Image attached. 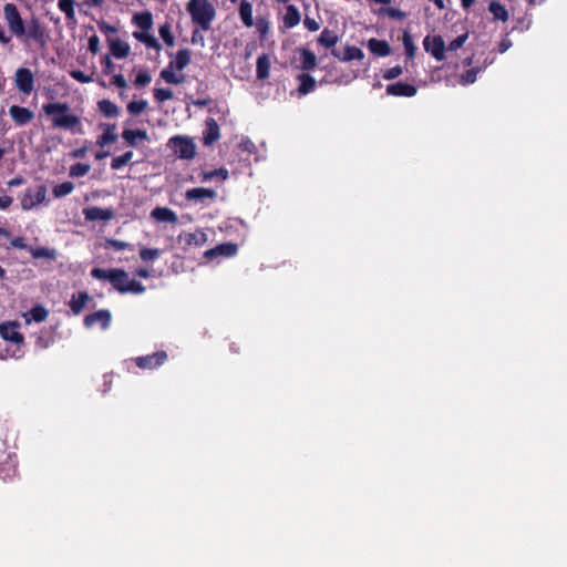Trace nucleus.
Masks as SVG:
<instances>
[{
  "label": "nucleus",
  "mask_w": 567,
  "mask_h": 567,
  "mask_svg": "<svg viewBox=\"0 0 567 567\" xmlns=\"http://www.w3.org/2000/svg\"><path fill=\"white\" fill-rule=\"evenodd\" d=\"M29 252L31 254V256L34 259H40V258L54 259V257H55L54 250L49 249L47 247L33 248V247L30 246L29 247Z\"/></svg>",
  "instance_id": "a19ab883"
},
{
  "label": "nucleus",
  "mask_w": 567,
  "mask_h": 567,
  "mask_svg": "<svg viewBox=\"0 0 567 567\" xmlns=\"http://www.w3.org/2000/svg\"><path fill=\"white\" fill-rule=\"evenodd\" d=\"M220 137V130L217 121L214 117H207L205 121V130L203 132V143L210 146L216 143Z\"/></svg>",
  "instance_id": "ddd939ff"
},
{
  "label": "nucleus",
  "mask_w": 567,
  "mask_h": 567,
  "mask_svg": "<svg viewBox=\"0 0 567 567\" xmlns=\"http://www.w3.org/2000/svg\"><path fill=\"white\" fill-rule=\"evenodd\" d=\"M132 21L142 31H150L153 27V14L148 10L143 11V12H137L133 16Z\"/></svg>",
  "instance_id": "a878e982"
},
{
  "label": "nucleus",
  "mask_w": 567,
  "mask_h": 567,
  "mask_svg": "<svg viewBox=\"0 0 567 567\" xmlns=\"http://www.w3.org/2000/svg\"><path fill=\"white\" fill-rule=\"evenodd\" d=\"M402 42H403V47L405 49L406 56L412 60L415 55L416 47H415L412 35L409 31L403 32Z\"/></svg>",
  "instance_id": "ea45409f"
},
{
  "label": "nucleus",
  "mask_w": 567,
  "mask_h": 567,
  "mask_svg": "<svg viewBox=\"0 0 567 567\" xmlns=\"http://www.w3.org/2000/svg\"><path fill=\"white\" fill-rule=\"evenodd\" d=\"M99 111L106 117H116L120 114L118 106L110 100H101L97 102Z\"/></svg>",
  "instance_id": "f704fd0d"
},
{
  "label": "nucleus",
  "mask_w": 567,
  "mask_h": 567,
  "mask_svg": "<svg viewBox=\"0 0 567 567\" xmlns=\"http://www.w3.org/2000/svg\"><path fill=\"white\" fill-rule=\"evenodd\" d=\"M133 157V152L132 151H127L125 152L124 154L120 155V156H115L112 158V162H111V168L112 169H120L122 168L123 166H125Z\"/></svg>",
  "instance_id": "37998d69"
},
{
  "label": "nucleus",
  "mask_w": 567,
  "mask_h": 567,
  "mask_svg": "<svg viewBox=\"0 0 567 567\" xmlns=\"http://www.w3.org/2000/svg\"><path fill=\"white\" fill-rule=\"evenodd\" d=\"M18 474L16 458L7 452L0 454V480L3 482L13 480Z\"/></svg>",
  "instance_id": "6e6552de"
},
{
  "label": "nucleus",
  "mask_w": 567,
  "mask_h": 567,
  "mask_svg": "<svg viewBox=\"0 0 567 567\" xmlns=\"http://www.w3.org/2000/svg\"><path fill=\"white\" fill-rule=\"evenodd\" d=\"M167 146L182 159H192L196 155V144L189 136L175 135L168 140Z\"/></svg>",
  "instance_id": "39448f33"
},
{
  "label": "nucleus",
  "mask_w": 567,
  "mask_h": 567,
  "mask_svg": "<svg viewBox=\"0 0 567 567\" xmlns=\"http://www.w3.org/2000/svg\"><path fill=\"white\" fill-rule=\"evenodd\" d=\"M110 50L116 59H125L130 54V45L120 39L111 41Z\"/></svg>",
  "instance_id": "72a5a7b5"
},
{
  "label": "nucleus",
  "mask_w": 567,
  "mask_h": 567,
  "mask_svg": "<svg viewBox=\"0 0 567 567\" xmlns=\"http://www.w3.org/2000/svg\"><path fill=\"white\" fill-rule=\"evenodd\" d=\"M87 49L92 54H97L100 51V39L96 34L89 38Z\"/></svg>",
  "instance_id": "13d9d810"
},
{
  "label": "nucleus",
  "mask_w": 567,
  "mask_h": 567,
  "mask_svg": "<svg viewBox=\"0 0 567 567\" xmlns=\"http://www.w3.org/2000/svg\"><path fill=\"white\" fill-rule=\"evenodd\" d=\"M317 41H318V44H320L321 47H323L326 49H334V45L339 41V37L333 30L324 28L321 31Z\"/></svg>",
  "instance_id": "bb28decb"
},
{
  "label": "nucleus",
  "mask_w": 567,
  "mask_h": 567,
  "mask_svg": "<svg viewBox=\"0 0 567 567\" xmlns=\"http://www.w3.org/2000/svg\"><path fill=\"white\" fill-rule=\"evenodd\" d=\"M489 12L493 14L495 20H501L503 22L507 21L509 16L505 6L499 3L498 1H492L488 6Z\"/></svg>",
  "instance_id": "c9c22d12"
},
{
  "label": "nucleus",
  "mask_w": 567,
  "mask_h": 567,
  "mask_svg": "<svg viewBox=\"0 0 567 567\" xmlns=\"http://www.w3.org/2000/svg\"><path fill=\"white\" fill-rule=\"evenodd\" d=\"M70 75L80 83H90L93 81L92 76L86 75L81 70H73L70 72Z\"/></svg>",
  "instance_id": "4d7b16f0"
},
{
  "label": "nucleus",
  "mask_w": 567,
  "mask_h": 567,
  "mask_svg": "<svg viewBox=\"0 0 567 567\" xmlns=\"http://www.w3.org/2000/svg\"><path fill=\"white\" fill-rule=\"evenodd\" d=\"M14 84L21 93L30 95L34 90V75L32 71L28 68H19L14 74Z\"/></svg>",
  "instance_id": "423d86ee"
},
{
  "label": "nucleus",
  "mask_w": 567,
  "mask_h": 567,
  "mask_svg": "<svg viewBox=\"0 0 567 567\" xmlns=\"http://www.w3.org/2000/svg\"><path fill=\"white\" fill-rule=\"evenodd\" d=\"M216 197H217V192L212 188L197 187V188L187 189L185 193V198L189 202H192V200L203 202L204 199L214 200Z\"/></svg>",
  "instance_id": "6ab92c4d"
},
{
  "label": "nucleus",
  "mask_w": 567,
  "mask_h": 567,
  "mask_svg": "<svg viewBox=\"0 0 567 567\" xmlns=\"http://www.w3.org/2000/svg\"><path fill=\"white\" fill-rule=\"evenodd\" d=\"M47 197V186L39 185L37 190L33 192L31 188L27 189L21 198V208L23 210H31L37 205L42 204Z\"/></svg>",
  "instance_id": "0eeeda50"
},
{
  "label": "nucleus",
  "mask_w": 567,
  "mask_h": 567,
  "mask_svg": "<svg viewBox=\"0 0 567 567\" xmlns=\"http://www.w3.org/2000/svg\"><path fill=\"white\" fill-rule=\"evenodd\" d=\"M166 360L167 353L164 350H159L152 354L137 357L134 359V362L140 369L152 370L164 364Z\"/></svg>",
  "instance_id": "1a4fd4ad"
},
{
  "label": "nucleus",
  "mask_w": 567,
  "mask_h": 567,
  "mask_svg": "<svg viewBox=\"0 0 567 567\" xmlns=\"http://www.w3.org/2000/svg\"><path fill=\"white\" fill-rule=\"evenodd\" d=\"M104 133L101 134L96 140V144L101 147L113 144L117 140V135L114 133L116 130L115 124H104Z\"/></svg>",
  "instance_id": "cd10ccee"
},
{
  "label": "nucleus",
  "mask_w": 567,
  "mask_h": 567,
  "mask_svg": "<svg viewBox=\"0 0 567 567\" xmlns=\"http://www.w3.org/2000/svg\"><path fill=\"white\" fill-rule=\"evenodd\" d=\"M303 24L311 32H316L320 29V24L315 19L309 17H306Z\"/></svg>",
  "instance_id": "680f3d73"
},
{
  "label": "nucleus",
  "mask_w": 567,
  "mask_h": 567,
  "mask_svg": "<svg viewBox=\"0 0 567 567\" xmlns=\"http://www.w3.org/2000/svg\"><path fill=\"white\" fill-rule=\"evenodd\" d=\"M13 202V198L8 195L0 196V209L6 210L8 209Z\"/></svg>",
  "instance_id": "338daca9"
},
{
  "label": "nucleus",
  "mask_w": 567,
  "mask_h": 567,
  "mask_svg": "<svg viewBox=\"0 0 567 567\" xmlns=\"http://www.w3.org/2000/svg\"><path fill=\"white\" fill-rule=\"evenodd\" d=\"M468 38V34L467 33H463V34H460L458 37H456L454 40H452L449 45H447V50L450 51H456L458 50L460 48L463 47V44L465 43V41L467 40Z\"/></svg>",
  "instance_id": "603ef678"
},
{
  "label": "nucleus",
  "mask_w": 567,
  "mask_h": 567,
  "mask_svg": "<svg viewBox=\"0 0 567 567\" xmlns=\"http://www.w3.org/2000/svg\"><path fill=\"white\" fill-rule=\"evenodd\" d=\"M133 37L144 43L147 48L155 49L156 51H159L162 49V45L156 40V38L148 33V31H135L133 32Z\"/></svg>",
  "instance_id": "2f4dec72"
},
{
  "label": "nucleus",
  "mask_w": 567,
  "mask_h": 567,
  "mask_svg": "<svg viewBox=\"0 0 567 567\" xmlns=\"http://www.w3.org/2000/svg\"><path fill=\"white\" fill-rule=\"evenodd\" d=\"M90 300L91 297L86 291H79L71 296L69 307L74 315H80Z\"/></svg>",
  "instance_id": "412c9836"
},
{
  "label": "nucleus",
  "mask_w": 567,
  "mask_h": 567,
  "mask_svg": "<svg viewBox=\"0 0 567 567\" xmlns=\"http://www.w3.org/2000/svg\"><path fill=\"white\" fill-rule=\"evenodd\" d=\"M158 32L166 45L173 47L175 44V38L174 34L172 33V27L168 22L162 24L159 27Z\"/></svg>",
  "instance_id": "79ce46f5"
},
{
  "label": "nucleus",
  "mask_w": 567,
  "mask_h": 567,
  "mask_svg": "<svg viewBox=\"0 0 567 567\" xmlns=\"http://www.w3.org/2000/svg\"><path fill=\"white\" fill-rule=\"evenodd\" d=\"M301 16L298 8L293 4L286 7V13L284 16V25L287 29H291L300 23Z\"/></svg>",
  "instance_id": "393cba45"
},
{
  "label": "nucleus",
  "mask_w": 567,
  "mask_h": 567,
  "mask_svg": "<svg viewBox=\"0 0 567 567\" xmlns=\"http://www.w3.org/2000/svg\"><path fill=\"white\" fill-rule=\"evenodd\" d=\"M122 137L130 146H136L137 140H147V132L145 130H124Z\"/></svg>",
  "instance_id": "c756f323"
},
{
  "label": "nucleus",
  "mask_w": 567,
  "mask_h": 567,
  "mask_svg": "<svg viewBox=\"0 0 567 567\" xmlns=\"http://www.w3.org/2000/svg\"><path fill=\"white\" fill-rule=\"evenodd\" d=\"M423 45L426 52H430L436 61L445 60V43L441 35L425 37Z\"/></svg>",
  "instance_id": "9b49d317"
},
{
  "label": "nucleus",
  "mask_w": 567,
  "mask_h": 567,
  "mask_svg": "<svg viewBox=\"0 0 567 567\" xmlns=\"http://www.w3.org/2000/svg\"><path fill=\"white\" fill-rule=\"evenodd\" d=\"M297 80L299 81L298 92L300 95H306L312 92L316 87V80L309 73L303 72L297 75Z\"/></svg>",
  "instance_id": "b1692460"
},
{
  "label": "nucleus",
  "mask_w": 567,
  "mask_h": 567,
  "mask_svg": "<svg viewBox=\"0 0 567 567\" xmlns=\"http://www.w3.org/2000/svg\"><path fill=\"white\" fill-rule=\"evenodd\" d=\"M11 246L13 248H17V249H25L29 251V245H27L24 243V238L23 237H14L12 240H11Z\"/></svg>",
  "instance_id": "e2e57ef3"
},
{
  "label": "nucleus",
  "mask_w": 567,
  "mask_h": 567,
  "mask_svg": "<svg viewBox=\"0 0 567 567\" xmlns=\"http://www.w3.org/2000/svg\"><path fill=\"white\" fill-rule=\"evenodd\" d=\"M43 113L50 117L52 127L69 131L72 134H83L81 118L71 112L66 102H53L42 105Z\"/></svg>",
  "instance_id": "f257e3e1"
},
{
  "label": "nucleus",
  "mask_w": 567,
  "mask_h": 567,
  "mask_svg": "<svg viewBox=\"0 0 567 567\" xmlns=\"http://www.w3.org/2000/svg\"><path fill=\"white\" fill-rule=\"evenodd\" d=\"M134 275L136 277L147 279L152 276V272L150 269L141 267V268L135 269Z\"/></svg>",
  "instance_id": "774afa93"
},
{
  "label": "nucleus",
  "mask_w": 567,
  "mask_h": 567,
  "mask_svg": "<svg viewBox=\"0 0 567 567\" xmlns=\"http://www.w3.org/2000/svg\"><path fill=\"white\" fill-rule=\"evenodd\" d=\"M74 189V184L72 182H63L59 185H55L52 189V194L55 198H62L64 196L70 195Z\"/></svg>",
  "instance_id": "58836bf2"
},
{
  "label": "nucleus",
  "mask_w": 567,
  "mask_h": 567,
  "mask_svg": "<svg viewBox=\"0 0 567 567\" xmlns=\"http://www.w3.org/2000/svg\"><path fill=\"white\" fill-rule=\"evenodd\" d=\"M477 72L478 70L477 69H468L465 73L462 74L461 76V83L462 84H472L476 81V76H477Z\"/></svg>",
  "instance_id": "5fc2aeb1"
},
{
  "label": "nucleus",
  "mask_w": 567,
  "mask_h": 567,
  "mask_svg": "<svg viewBox=\"0 0 567 567\" xmlns=\"http://www.w3.org/2000/svg\"><path fill=\"white\" fill-rule=\"evenodd\" d=\"M190 42L193 44H200V45H204V37L203 34L199 32L198 29L194 30L193 33H192V38H190Z\"/></svg>",
  "instance_id": "69168bd1"
},
{
  "label": "nucleus",
  "mask_w": 567,
  "mask_h": 567,
  "mask_svg": "<svg viewBox=\"0 0 567 567\" xmlns=\"http://www.w3.org/2000/svg\"><path fill=\"white\" fill-rule=\"evenodd\" d=\"M9 114L13 122L19 126L25 125L34 118V113L30 109L19 105H11Z\"/></svg>",
  "instance_id": "2eb2a0df"
},
{
  "label": "nucleus",
  "mask_w": 567,
  "mask_h": 567,
  "mask_svg": "<svg viewBox=\"0 0 567 567\" xmlns=\"http://www.w3.org/2000/svg\"><path fill=\"white\" fill-rule=\"evenodd\" d=\"M238 247L236 244L233 243H224L219 244L216 247L208 249L205 251V257L213 259L218 256L223 257H231L237 254Z\"/></svg>",
  "instance_id": "f3484780"
},
{
  "label": "nucleus",
  "mask_w": 567,
  "mask_h": 567,
  "mask_svg": "<svg viewBox=\"0 0 567 567\" xmlns=\"http://www.w3.org/2000/svg\"><path fill=\"white\" fill-rule=\"evenodd\" d=\"M91 169V166L85 163H75L70 167V176L71 177H82L85 176Z\"/></svg>",
  "instance_id": "a18cd8bd"
},
{
  "label": "nucleus",
  "mask_w": 567,
  "mask_h": 567,
  "mask_svg": "<svg viewBox=\"0 0 567 567\" xmlns=\"http://www.w3.org/2000/svg\"><path fill=\"white\" fill-rule=\"evenodd\" d=\"M83 215L87 221H109L114 218L115 212L113 208H101L93 206L84 208Z\"/></svg>",
  "instance_id": "f8f14e48"
},
{
  "label": "nucleus",
  "mask_w": 567,
  "mask_h": 567,
  "mask_svg": "<svg viewBox=\"0 0 567 567\" xmlns=\"http://www.w3.org/2000/svg\"><path fill=\"white\" fill-rule=\"evenodd\" d=\"M151 217L159 223L176 224L178 221L176 213L167 207H155L151 212Z\"/></svg>",
  "instance_id": "aec40b11"
},
{
  "label": "nucleus",
  "mask_w": 567,
  "mask_h": 567,
  "mask_svg": "<svg viewBox=\"0 0 567 567\" xmlns=\"http://www.w3.org/2000/svg\"><path fill=\"white\" fill-rule=\"evenodd\" d=\"M111 84L115 85L118 89H126L128 86L123 74L113 75V78L111 79Z\"/></svg>",
  "instance_id": "bf43d9fd"
},
{
  "label": "nucleus",
  "mask_w": 567,
  "mask_h": 567,
  "mask_svg": "<svg viewBox=\"0 0 567 567\" xmlns=\"http://www.w3.org/2000/svg\"><path fill=\"white\" fill-rule=\"evenodd\" d=\"M138 255L143 262H152L162 255V249L142 247Z\"/></svg>",
  "instance_id": "4c0bfd02"
},
{
  "label": "nucleus",
  "mask_w": 567,
  "mask_h": 567,
  "mask_svg": "<svg viewBox=\"0 0 567 567\" xmlns=\"http://www.w3.org/2000/svg\"><path fill=\"white\" fill-rule=\"evenodd\" d=\"M151 81H152V78H151V74L148 73V71L143 70L136 74V76L134 79V85L136 87H144L147 84H150Z\"/></svg>",
  "instance_id": "3c124183"
},
{
  "label": "nucleus",
  "mask_w": 567,
  "mask_h": 567,
  "mask_svg": "<svg viewBox=\"0 0 567 567\" xmlns=\"http://www.w3.org/2000/svg\"><path fill=\"white\" fill-rule=\"evenodd\" d=\"M91 276L94 279L109 280L121 295H142L146 291V287L135 279H130L127 271L123 268L102 269L96 267L91 270Z\"/></svg>",
  "instance_id": "f03ea898"
},
{
  "label": "nucleus",
  "mask_w": 567,
  "mask_h": 567,
  "mask_svg": "<svg viewBox=\"0 0 567 567\" xmlns=\"http://www.w3.org/2000/svg\"><path fill=\"white\" fill-rule=\"evenodd\" d=\"M106 247H111L116 251H121L130 248L131 245L126 241H122L118 239H106Z\"/></svg>",
  "instance_id": "6e6d98bb"
},
{
  "label": "nucleus",
  "mask_w": 567,
  "mask_h": 567,
  "mask_svg": "<svg viewBox=\"0 0 567 567\" xmlns=\"http://www.w3.org/2000/svg\"><path fill=\"white\" fill-rule=\"evenodd\" d=\"M256 75L258 80H266L270 75V60L267 54L258 56L256 63Z\"/></svg>",
  "instance_id": "c85d7f7f"
},
{
  "label": "nucleus",
  "mask_w": 567,
  "mask_h": 567,
  "mask_svg": "<svg viewBox=\"0 0 567 567\" xmlns=\"http://www.w3.org/2000/svg\"><path fill=\"white\" fill-rule=\"evenodd\" d=\"M111 322L112 315L107 309H101L89 313L83 319V324L89 329L100 324L103 330H106L111 326Z\"/></svg>",
  "instance_id": "9d476101"
},
{
  "label": "nucleus",
  "mask_w": 567,
  "mask_h": 567,
  "mask_svg": "<svg viewBox=\"0 0 567 567\" xmlns=\"http://www.w3.org/2000/svg\"><path fill=\"white\" fill-rule=\"evenodd\" d=\"M19 323L17 322H4L0 324V336L6 341H10L16 344L23 342V336L18 331Z\"/></svg>",
  "instance_id": "4468645a"
},
{
  "label": "nucleus",
  "mask_w": 567,
  "mask_h": 567,
  "mask_svg": "<svg viewBox=\"0 0 567 567\" xmlns=\"http://www.w3.org/2000/svg\"><path fill=\"white\" fill-rule=\"evenodd\" d=\"M75 0H59L58 8L65 14L66 20L75 21Z\"/></svg>",
  "instance_id": "e433bc0d"
},
{
  "label": "nucleus",
  "mask_w": 567,
  "mask_h": 567,
  "mask_svg": "<svg viewBox=\"0 0 567 567\" xmlns=\"http://www.w3.org/2000/svg\"><path fill=\"white\" fill-rule=\"evenodd\" d=\"M192 61V52L189 49H181L175 54V59L168 63V65L161 71V78L168 84H182L185 82L184 74H175L174 70L183 71L189 65Z\"/></svg>",
  "instance_id": "20e7f679"
},
{
  "label": "nucleus",
  "mask_w": 567,
  "mask_h": 567,
  "mask_svg": "<svg viewBox=\"0 0 567 567\" xmlns=\"http://www.w3.org/2000/svg\"><path fill=\"white\" fill-rule=\"evenodd\" d=\"M97 27H99V29H100L103 33H105V34L114 33V32H116V31H117L115 27H112L111 24H109V23H107V22H105V21H100V22L97 23Z\"/></svg>",
  "instance_id": "0e129e2a"
},
{
  "label": "nucleus",
  "mask_w": 567,
  "mask_h": 567,
  "mask_svg": "<svg viewBox=\"0 0 567 567\" xmlns=\"http://www.w3.org/2000/svg\"><path fill=\"white\" fill-rule=\"evenodd\" d=\"M301 69L305 71H312L317 66L316 54L306 48L300 49Z\"/></svg>",
  "instance_id": "473e14b6"
},
{
  "label": "nucleus",
  "mask_w": 567,
  "mask_h": 567,
  "mask_svg": "<svg viewBox=\"0 0 567 567\" xmlns=\"http://www.w3.org/2000/svg\"><path fill=\"white\" fill-rule=\"evenodd\" d=\"M214 178H219L221 181H226L228 178V171L226 168H217L209 172L203 173V181H212Z\"/></svg>",
  "instance_id": "49530a36"
},
{
  "label": "nucleus",
  "mask_w": 567,
  "mask_h": 567,
  "mask_svg": "<svg viewBox=\"0 0 567 567\" xmlns=\"http://www.w3.org/2000/svg\"><path fill=\"white\" fill-rule=\"evenodd\" d=\"M239 17L245 27L251 28L254 25L252 6L247 0H241L239 4Z\"/></svg>",
  "instance_id": "7c9ffc66"
},
{
  "label": "nucleus",
  "mask_w": 567,
  "mask_h": 567,
  "mask_svg": "<svg viewBox=\"0 0 567 567\" xmlns=\"http://www.w3.org/2000/svg\"><path fill=\"white\" fill-rule=\"evenodd\" d=\"M257 31L261 39H265L269 32L270 24L267 18L258 17L256 21Z\"/></svg>",
  "instance_id": "8fccbe9b"
},
{
  "label": "nucleus",
  "mask_w": 567,
  "mask_h": 567,
  "mask_svg": "<svg viewBox=\"0 0 567 567\" xmlns=\"http://www.w3.org/2000/svg\"><path fill=\"white\" fill-rule=\"evenodd\" d=\"M179 240L184 241L186 246L202 247L207 241V235L203 230L184 233L179 235Z\"/></svg>",
  "instance_id": "4be33fe9"
},
{
  "label": "nucleus",
  "mask_w": 567,
  "mask_h": 567,
  "mask_svg": "<svg viewBox=\"0 0 567 567\" xmlns=\"http://www.w3.org/2000/svg\"><path fill=\"white\" fill-rule=\"evenodd\" d=\"M173 96L174 94L171 89L158 87L154 90V99L158 103H164L165 101L172 100Z\"/></svg>",
  "instance_id": "09e8293b"
},
{
  "label": "nucleus",
  "mask_w": 567,
  "mask_h": 567,
  "mask_svg": "<svg viewBox=\"0 0 567 567\" xmlns=\"http://www.w3.org/2000/svg\"><path fill=\"white\" fill-rule=\"evenodd\" d=\"M368 49L378 56H388L391 54V47L385 40L372 38L368 41Z\"/></svg>",
  "instance_id": "5701e85b"
},
{
  "label": "nucleus",
  "mask_w": 567,
  "mask_h": 567,
  "mask_svg": "<svg viewBox=\"0 0 567 567\" xmlns=\"http://www.w3.org/2000/svg\"><path fill=\"white\" fill-rule=\"evenodd\" d=\"M101 63L103 65V73L110 74L113 71L114 64L110 58V55H104L101 60Z\"/></svg>",
  "instance_id": "052dcab7"
},
{
  "label": "nucleus",
  "mask_w": 567,
  "mask_h": 567,
  "mask_svg": "<svg viewBox=\"0 0 567 567\" xmlns=\"http://www.w3.org/2000/svg\"><path fill=\"white\" fill-rule=\"evenodd\" d=\"M331 54L343 62H349L352 60H362L364 58L363 51L354 45H347L342 53L337 49H332Z\"/></svg>",
  "instance_id": "a211bd4d"
},
{
  "label": "nucleus",
  "mask_w": 567,
  "mask_h": 567,
  "mask_svg": "<svg viewBox=\"0 0 567 567\" xmlns=\"http://www.w3.org/2000/svg\"><path fill=\"white\" fill-rule=\"evenodd\" d=\"M147 105V101L145 100L132 101L127 104V111L132 115H140L146 110Z\"/></svg>",
  "instance_id": "de8ad7c7"
},
{
  "label": "nucleus",
  "mask_w": 567,
  "mask_h": 567,
  "mask_svg": "<svg viewBox=\"0 0 567 567\" xmlns=\"http://www.w3.org/2000/svg\"><path fill=\"white\" fill-rule=\"evenodd\" d=\"M192 21L203 31H208L216 17V9L209 0H189L186 7Z\"/></svg>",
  "instance_id": "7ed1b4c3"
},
{
  "label": "nucleus",
  "mask_w": 567,
  "mask_h": 567,
  "mask_svg": "<svg viewBox=\"0 0 567 567\" xmlns=\"http://www.w3.org/2000/svg\"><path fill=\"white\" fill-rule=\"evenodd\" d=\"M385 91L388 95L412 97L416 94L417 89L409 83L395 82L389 84Z\"/></svg>",
  "instance_id": "dca6fc26"
},
{
  "label": "nucleus",
  "mask_w": 567,
  "mask_h": 567,
  "mask_svg": "<svg viewBox=\"0 0 567 567\" xmlns=\"http://www.w3.org/2000/svg\"><path fill=\"white\" fill-rule=\"evenodd\" d=\"M402 73H403L402 66L395 65L393 68L385 70L383 72L382 76L384 80L390 81V80H394V79L399 78Z\"/></svg>",
  "instance_id": "864d4df0"
},
{
  "label": "nucleus",
  "mask_w": 567,
  "mask_h": 567,
  "mask_svg": "<svg viewBox=\"0 0 567 567\" xmlns=\"http://www.w3.org/2000/svg\"><path fill=\"white\" fill-rule=\"evenodd\" d=\"M31 320L35 322H42L47 319L49 311L41 305H37L29 311Z\"/></svg>",
  "instance_id": "c03bdc74"
}]
</instances>
